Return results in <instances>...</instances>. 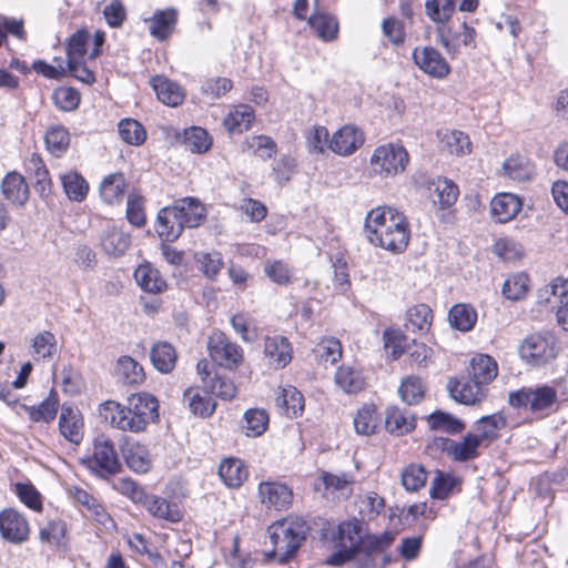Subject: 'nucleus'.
<instances>
[{"label":"nucleus","mask_w":568,"mask_h":568,"mask_svg":"<svg viewBox=\"0 0 568 568\" xmlns=\"http://www.w3.org/2000/svg\"><path fill=\"white\" fill-rule=\"evenodd\" d=\"M158 399L148 393L132 394L128 405L106 400L100 405V415L113 427L122 432L141 433L159 417Z\"/></svg>","instance_id":"f257e3e1"},{"label":"nucleus","mask_w":568,"mask_h":568,"mask_svg":"<svg viewBox=\"0 0 568 568\" xmlns=\"http://www.w3.org/2000/svg\"><path fill=\"white\" fill-rule=\"evenodd\" d=\"M365 232L372 244L393 253H402L408 245L406 217L389 206H378L367 213Z\"/></svg>","instance_id":"f03ea898"},{"label":"nucleus","mask_w":568,"mask_h":568,"mask_svg":"<svg viewBox=\"0 0 568 568\" xmlns=\"http://www.w3.org/2000/svg\"><path fill=\"white\" fill-rule=\"evenodd\" d=\"M273 550L266 556L280 562L291 559L306 539L308 526L302 518H285L267 528Z\"/></svg>","instance_id":"7ed1b4c3"},{"label":"nucleus","mask_w":568,"mask_h":568,"mask_svg":"<svg viewBox=\"0 0 568 568\" xmlns=\"http://www.w3.org/2000/svg\"><path fill=\"white\" fill-rule=\"evenodd\" d=\"M508 402L515 408H523L538 417H546L557 410L559 396L556 387L540 384L511 392Z\"/></svg>","instance_id":"20e7f679"},{"label":"nucleus","mask_w":568,"mask_h":568,"mask_svg":"<svg viewBox=\"0 0 568 568\" xmlns=\"http://www.w3.org/2000/svg\"><path fill=\"white\" fill-rule=\"evenodd\" d=\"M559 346L550 333L531 334L519 346L520 358L532 367H542L556 359Z\"/></svg>","instance_id":"39448f33"},{"label":"nucleus","mask_w":568,"mask_h":568,"mask_svg":"<svg viewBox=\"0 0 568 568\" xmlns=\"http://www.w3.org/2000/svg\"><path fill=\"white\" fill-rule=\"evenodd\" d=\"M363 541V523L357 519L343 521L338 525L336 546L338 550L332 554L326 564L341 566L354 558Z\"/></svg>","instance_id":"423d86ee"},{"label":"nucleus","mask_w":568,"mask_h":568,"mask_svg":"<svg viewBox=\"0 0 568 568\" xmlns=\"http://www.w3.org/2000/svg\"><path fill=\"white\" fill-rule=\"evenodd\" d=\"M87 467L101 477L115 475L121 470L113 440L105 434H99L93 439L92 456L83 459Z\"/></svg>","instance_id":"0eeeda50"},{"label":"nucleus","mask_w":568,"mask_h":568,"mask_svg":"<svg viewBox=\"0 0 568 568\" xmlns=\"http://www.w3.org/2000/svg\"><path fill=\"white\" fill-rule=\"evenodd\" d=\"M408 153L400 145L386 144L378 146L372 158L371 165L381 176H394L402 173L408 163Z\"/></svg>","instance_id":"6e6552de"},{"label":"nucleus","mask_w":568,"mask_h":568,"mask_svg":"<svg viewBox=\"0 0 568 568\" xmlns=\"http://www.w3.org/2000/svg\"><path fill=\"white\" fill-rule=\"evenodd\" d=\"M207 349L214 363L229 369L236 368L244 359L242 347L223 332L217 331L210 335Z\"/></svg>","instance_id":"1a4fd4ad"},{"label":"nucleus","mask_w":568,"mask_h":568,"mask_svg":"<svg viewBox=\"0 0 568 568\" xmlns=\"http://www.w3.org/2000/svg\"><path fill=\"white\" fill-rule=\"evenodd\" d=\"M538 303L556 311L557 322L568 331V280L555 278L538 291Z\"/></svg>","instance_id":"9d476101"},{"label":"nucleus","mask_w":568,"mask_h":568,"mask_svg":"<svg viewBox=\"0 0 568 568\" xmlns=\"http://www.w3.org/2000/svg\"><path fill=\"white\" fill-rule=\"evenodd\" d=\"M434 445L440 450L447 453L454 460L467 462L478 457V449L481 446V443L475 434L468 433L460 442L437 437L434 439Z\"/></svg>","instance_id":"9b49d317"},{"label":"nucleus","mask_w":568,"mask_h":568,"mask_svg":"<svg viewBox=\"0 0 568 568\" xmlns=\"http://www.w3.org/2000/svg\"><path fill=\"white\" fill-rule=\"evenodd\" d=\"M415 64L426 74L435 79H445L450 73L446 59L434 48H415L413 51Z\"/></svg>","instance_id":"f8f14e48"},{"label":"nucleus","mask_w":568,"mask_h":568,"mask_svg":"<svg viewBox=\"0 0 568 568\" xmlns=\"http://www.w3.org/2000/svg\"><path fill=\"white\" fill-rule=\"evenodd\" d=\"M0 534L12 544H21L29 538L30 527L27 518L13 508L0 511Z\"/></svg>","instance_id":"ddd939ff"},{"label":"nucleus","mask_w":568,"mask_h":568,"mask_svg":"<svg viewBox=\"0 0 568 568\" xmlns=\"http://www.w3.org/2000/svg\"><path fill=\"white\" fill-rule=\"evenodd\" d=\"M452 398L464 405H474L481 402L487 394L486 387L475 379H449L447 385Z\"/></svg>","instance_id":"4468645a"},{"label":"nucleus","mask_w":568,"mask_h":568,"mask_svg":"<svg viewBox=\"0 0 568 568\" xmlns=\"http://www.w3.org/2000/svg\"><path fill=\"white\" fill-rule=\"evenodd\" d=\"M258 497L266 507L277 510L286 509L293 499V491L278 481H263L258 485Z\"/></svg>","instance_id":"2eb2a0df"},{"label":"nucleus","mask_w":568,"mask_h":568,"mask_svg":"<svg viewBox=\"0 0 568 568\" xmlns=\"http://www.w3.org/2000/svg\"><path fill=\"white\" fill-rule=\"evenodd\" d=\"M364 142L362 131L354 125H344L329 140L328 149L338 155L354 153Z\"/></svg>","instance_id":"dca6fc26"},{"label":"nucleus","mask_w":568,"mask_h":568,"mask_svg":"<svg viewBox=\"0 0 568 568\" xmlns=\"http://www.w3.org/2000/svg\"><path fill=\"white\" fill-rule=\"evenodd\" d=\"M179 212L175 205L160 210L155 230L163 241L174 242L182 234L184 224Z\"/></svg>","instance_id":"f3484780"},{"label":"nucleus","mask_w":568,"mask_h":568,"mask_svg":"<svg viewBox=\"0 0 568 568\" xmlns=\"http://www.w3.org/2000/svg\"><path fill=\"white\" fill-rule=\"evenodd\" d=\"M427 189L433 203L442 210L454 205L459 194L457 185L446 178L429 180L427 182Z\"/></svg>","instance_id":"a211bd4d"},{"label":"nucleus","mask_w":568,"mask_h":568,"mask_svg":"<svg viewBox=\"0 0 568 568\" xmlns=\"http://www.w3.org/2000/svg\"><path fill=\"white\" fill-rule=\"evenodd\" d=\"M460 33L453 32L447 26H437V39L450 54H456L462 45H469L474 42L475 30L464 22Z\"/></svg>","instance_id":"6ab92c4d"},{"label":"nucleus","mask_w":568,"mask_h":568,"mask_svg":"<svg viewBox=\"0 0 568 568\" xmlns=\"http://www.w3.org/2000/svg\"><path fill=\"white\" fill-rule=\"evenodd\" d=\"M60 434L70 443L79 444L83 437V419L78 409L63 406L59 416Z\"/></svg>","instance_id":"aec40b11"},{"label":"nucleus","mask_w":568,"mask_h":568,"mask_svg":"<svg viewBox=\"0 0 568 568\" xmlns=\"http://www.w3.org/2000/svg\"><path fill=\"white\" fill-rule=\"evenodd\" d=\"M178 16L173 8L155 10L148 20L150 34L160 41L168 39L175 29Z\"/></svg>","instance_id":"412c9836"},{"label":"nucleus","mask_w":568,"mask_h":568,"mask_svg":"<svg viewBox=\"0 0 568 568\" xmlns=\"http://www.w3.org/2000/svg\"><path fill=\"white\" fill-rule=\"evenodd\" d=\"M130 245V235L115 225L108 226L102 233L101 246L109 256H122Z\"/></svg>","instance_id":"4be33fe9"},{"label":"nucleus","mask_w":568,"mask_h":568,"mask_svg":"<svg viewBox=\"0 0 568 568\" xmlns=\"http://www.w3.org/2000/svg\"><path fill=\"white\" fill-rule=\"evenodd\" d=\"M264 354L275 368L285 367L292 359V347L286 337H267L264 343Z\"/></svg>","instance_id":"5701e85b"},{"label":"nucleus","mask_w":568,"mask_h":568,"mask_svg":"<svg viewBox=\"0 0 568 568\" xmlns=\"http://www.w3.org/2000/svg\"><path fill=\"white\" fill-rule=\"evenodd\" d=\"M141 505L156 518L171 523H178L182 519V513L178 504L168 501L165 498L148 494Z\"/></svg>","instance_id":"b1692460"},{"label":"nucleus","mask_w":568,"mask_h":568,"mask_svg":"<svg viewBox=\"0 0 568 568\" xmlns=\"http://www.w3.org/2000/svg\"><path fill=\"white\" fill-rule=\"evenodd\" d=\"M134 278L141 290L150 294L162 293L168 287L159 270L149 263L141 264L136 267Z\"/></svg>","instance_id":"393cba45"},{"label":"nucleus","mask_w":568,"mask_h":568,"mask_svg":"<svg viewBox=\"0 0 568 568\" xmlns=\"http://www.w3.org/2000/svg\"><path fill=\"white\" fill-rule=\"evenodd\" d=\"M158 99L165 105L178 106L184 100V94L180 85L163 75H155L151 79Z\"/></svg>","instance_id":"a878e982"},{"label":"nucleus","mask_w":568,"mask_h":568,"mask_svg":"<svg viewBox=\"0 0 568 568\" xmlns=\"http://www.w3.org/2000/svg\"><path fill=\"white\" fill-rule=\"evenodd\" d=\"M493 216L500 223L511 221L521 210L518 196L510 193L496 195L490 203Z\"/></svg>","instance_id":"bb28decb"},{"label":"nucleus","mask_w":568,"mask_h":568,"mask_svg":"<svg viewBox=\"0 0 568 568\" xmlns=\"http://www.w3.org/2000/svg\"><path fill=\"white\" fill-rule=\"evenodd\" d=\"M122 452L128 467L133 471L144 474L151 468V456L144 445L138 442H126Z\"/></svg>","instance_id":"cd10ccee"},{"label":"nucleus","mask_w":568,"mask_h":568,"mask_svg":"<svg viewBox=\"0 0 568 568\" xmlns=\"http://www.w3.org/2000/svg\"><path fill=\"white\" fill-rule=\"evenodd\" d=\"M353 423L356 434L362 436L375 434L381 424V416L376 406L374 404H364L357 409Z\"/></svg>","instance_id":"c85d7f7f"},{"label":"nucleus","mask_w":568,"mask_h":568,"mask_svg":"<svg viewBox=\"0 0 568 568\" xmlns=\"http://www.w3.org/2000/svg\"><path fill=\"white\" fill-rule=\"evenodd\" d=\"M4 197L13 204L23 205L29 199V189L23 176L17 172L8 173L1 184Z\"/></svg>","instance_id":"c756f323"},{"label":"nucleus","mask_w":568,"mask_h":568,"mask_svg":"<svg viewBox=\"0 0 568 568\" xmlns=\"http://www.w3.org/2000/svg\"><path fill=\"white\" fill-rule=\"evenodd\" d=\"M254 119L252 106L239 104L224 118L223 125L230 133H243L251 128Z\"/></svg>","instance_id":"7c9ffc66"},{"label":"nucleus","mask_w":568,"mask_h":568,"mask_svg":"<svg viewBox=\"0 0 568 568\" xmlns=\"http://www.w3.org/2000/svg\"><path fill=\"white\" fill-rule=\"evenodd\" d=\"M335 383L347 394L358 393L366 386V379L362 371L346 365H342L335 373Z\"/></svg>","instance_id":"2f4dec72"},{"label":"nucleus","mask_w":568,"mask_h":568,"mask_svg":"<svg viewBox=\"0 0 568 568\" xmlns=\"http://www.w3.org/2000/svg\"><path fill=\"white\" fill-rule=\"evenodd\" d=\"M174 205L180 211L179 215L184 227H197L204 222L205 209L199 200L185 197L178 201Z\"/></svg>","instance_id":"473e14b6"},{"label":"nucleus","mask_w":568,"mask_h":568,"mask_svg":"<svg viewBox=\"0 0 568 568\" xmlns=\"http://www.w3.org/2000/svg\"><path fill=\"white\" fill-rule=\"evenodd\" d=\"M60 181L70 201L82 202L89 192V183L78 171L70 170L60 174Z\"/></svg>","instance_id":"72a5a7b5"},{"label":"nucleus","mask_w":568,"mask_h":568,"mask_svg":"<svg viewBox=\"0 0 568 568\" xmlns=\"http://www.w3.org/2000/svg\"><path fill=\"white\" fill-rule=\"evenodd\" d=\"M219 475L226 486L236 488L247 478V469L241 459L230 457L221 462Z\"/></svg>","instance_id":"f704fd0d"},{"label":"nucleus","mask_w":568,"mask_h":568,"mask_svg":"<svg viewBox=\"0 0 568 568\" xmlns=\"http://www.w3.org/2000/svg\"><path fill=\"white\" fill-rule=\"evenodd\" d=\"M470 368L471 378L484 387L495 379L498 374V365L496 361L486 354L475 356L471 359Z\"/></svg>","instance_id":"c9c22d12"},{"label":"nucleus","mask_w":568,"mask_h":568,"mask_svg":"<svg viewBox=\"0 0 568 568\" xmlns=\"http://www.w3.org/2000/svg\"><path fill=\"white\" fill-rule=\"evenodd\" d=\"M126 180L123 173H112L103 179L100 184V195L108 204L120 203L126 190Z\"/></svg>","instance_id":"e433bc0d"},{"label":"nucleus","mask_w":568,"mask_h":568,"mask_svg":"<svg viewBox=\"0 0 568 568\" xmlns=\"http://www.w3.org/2000/svg\"><path fill=\"white\" fill-rule=\"evenodd\" d=\"M385 427L390 434L403 436L415 428V418L398 407H390L386 412Z\"/></svg>","instance_id":"4c0bfd02"},{"label":"nucleus","mask_w":568,"mask_h":568,"mask_svg":"<svg viewBox=\"0 0 568 568\" xmlns=\"http://www.w3.org/2000/svg\"><path fill=\"white\" fill-rule=\"evenodd\" d=\"M506 426V417L500 414L484 416L477 422V434L475 436L483 444H487L499 437V432Z\"/></svg>","instance_id":"58836bf2"},{"label":"nucleus","mask_w":568,"mask_h":568,"mask_svg":"<svg viewBox=\"0 0 568 568\" xmlns=\"http://www.w3.org/2000/svg\"><path fill=\"white\" fill-rule=\"evenodd\" d=\"M433 321V312L426 304H417L408 308L406 314V328L414 333L428 332Z\"/></svg>","instance_id":"ea45409f"},{"label":"nucleus","mask_w":568,"mask_h":568,"mask_svg":"<svg viewBox=\"0 0 568 568\" xmlns=\"http://www.w3.org/2000/svg\"><path fill=\"white\" fill-rule=\"evenodd\" d=\"M503 173L514 181L524 182L532 176L534 165L523 155H511L504 162Z\"/></svg>","instance_id":"a19ab883"},{"label":"nucleus","mask_w":568,"mask_h":568,"mask_svg":"<svg viewBox=\"0 0 568 568\" xmlns=\"http://www.w3.org/2000/svg\"><path fill=\"white\" fill-rule=\"evenodd\" d=\"M29 418L34 422L50 423L55 418L59 400L57 394L51 392L50 395L38 406H22Z\"/></svg>","instance_id":"79ce46f5"},{"label":"nucleus","mask_w":568,"mask_h":568,"mask_svg":"<svg viewBox=\"0 0 568 568\" xmlns=\"http://www.w3.org/2000/svg\"><path fill=\"white\" fill-rule=\"evenodd\" d=\"M153 366L161 373H170L176 362V352L173 346L165 342H158L151 349Z\"/></svg>","instance_id":"37998d69"},{"label":"nucleus","mask_w":568,"mask_h":568,"mask_svg":"<svg viewBox=\"0 0 568 568\" xmlns=\"http://www.w3.org/2000/svg\"><path fill=\"white\" fill-rule=\"evenodd\" d=\"M427 422L430 429L450 435L460 434L466 427L463 420L442 410L430 414Z\"/></svg>","instance_id":"c03bdc74"},{"label":"nucleus","mask_w":568,"mask_h":568,"mask_svg":"<svg viewBox=\"0 0 568 568\" xmlns=\"http://www.w3.org/2000/svg\"><path fill=\"white\" fill-rule=\"evenodd\" d=\"M183 398L194 415L207 417L215 410V402L207 395H202L196 388H187L183 394Z\"/></svg>","instance_id":"a18cd8bd"},{"label":"nucleus","mask_w":568,"mask_h":568,"mask_svg":"<svg viewBox=\"0 0 568 568\" xmlns=\"http://www.w3.org/2000/svg\"><path fill=\"white\" fill-rule=\"evenodd\" d=\"M276 405L284 410L288 417H297L304 412V397L300 390L290 386L284 388L276 398Z\"/></svg>","instance_id":"49530a36"},{"label":"nucleus","mask_w":568,"mask_h":568,"mask_svg":"<svg viewBox=\"0 0 568 568\" xmlns=\"http://www.w3.org/2000/svg\"><path fill=\"white\" fill-rule=\"evenodd\" d=\"M448 321L454 328L468 332L476 324L477 313L467 304H456L449 311Z\"/></svg>","instance_id":"de8ad7c7"},{"label":"nucleus","mask_w":568,"mask_h":568,"mask_svg":"<svg viewBox=\"0 0 568 568\" xmlns=\"http://www.w3.org/2000/svg\"><path fill=\"white\" fill-rule=\"evenodd\" d=\"M308 24L324 41H333L337 37L338 22L327 13H315L310 17Z\"/></svg>","instance_id":"09e8293b"},{"label":"nucleus","mask_w":568,"mask_h":568,"mask_svg":"<svg viewBox=\"0 0 568 568\" xmlns=\"http://www.w3.org/2000/svg\"><path fill=\"white\" fill-rule=\"evenodd\" d=\"M44 141L51 154L61 156L69 149L70 133L63 125H52L48 129Z\"/></svg>","instance_id":"8fccbe9b"},{"label":"nucleus","mask_w":568,"mask_h":568,"mask_svg":"<svg viewBox=\"0 0 568 568\" xmlns=\"http://www.w3.org/2000/svg\"><path fill=\"white\" fill-rule=\"evenodd\" d=\"M440 142L450 154L465 155L471 151L468 135L458 130H446L440 133Z\"/></svg>","instance_id":"3c124183"},{"label":"nucleus","mask_w":568,"mask_h":568,"mask_svg":"<svg viewBox=\"0 0 568 568\" xmlns=\"http://www.w3.org/2000/svg\"><path fill=\"white\" fill-rule=\"evenodd\" d=\"M456 9L455 0H426L427 17L438 26H446Z\"/></svg>","instance_id":"603ef678"},{"label":"nucleus","mask_w":568,"mask_h":568,"mask_svg":"<svg viewBox=\"0 0 568 568\" xmlns=\"http://www.w3.org/2000/svg\"><path fill=\"white\" fill-rule=\"evenodd\" d=\"M32 356L36 361L52 358L57 352V338L49 331L39 332L32 339Z\"/></svg>","instance_id":"864d4df0"},{"label":"nucleus","mask_w":568,"mask_h":568,"mask_svg":"<svg viewBox=\"0 0 568 568\" xmlns=\"http://www.w3.org/2000/svg\"><path fill=\"white\" fill-rule=\"evenodd\" d=\"M197 268L207 278H214L223 267L222 256L216 251H200L194 254Z\"/></svg>","instance_id":"5fc2aeb1"},{"label":"nucleus","mask_w":568,"mask_h":568,"mask_svg":"<svg viewBox=\"0 0 568 568\" xmlns=\"http://www.w3.org/2000/svg\"><path fill=\"white\" fill-rule=\"evenodd\" d=\"M529 287V277L527 274L520 272L509 275L503 284V294L506 298L518 301L523 298Z\"/></svg>","instance_id":"6e6d98bb"},{"label":"nucleus","mask_w":568,"mask_h":568,"mask_svg":"<svg viewBox=\"0 0 568 568\" xmlns=\"http://www.w3.org/2000/svg\"><path fill=\"white\" fill-rule=\"evenodd\" d=\"M118 373L125 384L134 385L144 381L142 366L131 356H121L118 359Z\"/></svg>","instance_id":"4d7b16f0"},{"label":"nucleus","mask_w":568,"mask_h":568,"mask_svg":"<svg viewBox=\"0 0 568 568\" xmlns=\"http://www.w3.org/2000/svg\"><path fill=\"white\" fill-rule=\"evenodd\" d=\"M268 426V415L264 409L253 408L244 414V425L246 436H261Z\"/></svg>","instance_id":"13d9d810"},{"label":"nucleus","mask_w":568,"mask_h":568,"mask_svg":"<svg viewBox=\"0 0 568 568\" xmlns=\"http://www.w3.org/2000/svg\"><path fill=\"white\" fill-rule=\"evenodd\" d=\"M184 144L193 153H205L212 145V139L206 130L192 126L184 131Z\"/></svg>","instance_id":"bf43d9fd"},{"label":"nucleus","mask_w":568,"mask_h":568,"mask_svg":"<svg viewBox=\"0 0 568 568\" xmlns=\"http://www.w3.org/2000/svg\"><path fill=\"white\" fill-rule=\"evenodd\" d=\"M118 126L121 139L128 144L140 145L146 139L145 129L136 120L123 119Z\"/></svg>","instance_id":"052dcab7"},{"label":"nucleus","mask_w":568,"mask_h":568,"mask_svg":"<svg viewBox=\"0 0 568 568\" xmlns=\"http://www.w3.org/2000/svg\"><path fill=\"white\" fill-rule=\"evenodd\" d=\"M67 535V525L62 519H51L39 531L41 542L59 546Z\"/></svg>","instance_id":"680f3d73"},{"label":"nucleus","mask_w":568,"mask_h":568,"mask_svg":"<svg viewBox=\"0 0 568 568\" xmlns=\"http://www.w3.org/2000/svg\"><path fill=\"white\" fill-rule=\"evenodd\" d=\"M231 325L244 342L251 343L257 338V328L248 314L237 313L231 317Z\"/></svg>","instance_id":"e2e57ef3"},{"label":"nucleus","mask_w":568,"mask_h":568,"mask_svg":"<svg viewBox=\"0 0 568 568\" xmlns=\"http://www.w3.org/2000/svg\"><path fill=\"white\" fill-rule=\"evenodd\" d=\"M204 389L207 394L214 395L223 400H230L234 398L236 394L234 383L230 378L220 375H214Z\"/></svg>","instance_id":"0e129e2a"},{"label":"nucleus","mask_w":568,"mask_h":568,"mask_svg":"<svg viewBox=\"0 0 568 568\" xmlns=\"http://www.w3.org/2000/svg\"><path fill=\"white\" fill-rule=\"evenodd\" d=\"M13 490L27 507L34 511L42 510V496L32 484L17 483Z\"/></svg>","instance_id":"69168bd1"},{"label":"nucleus","mask_w":568,"mask_h":568,"mask_svg":"<svg viewBox=\"0 0 568 568\" xmlns=\"http://www.w3.org/2000/svg\"><path fill=\"white\" fill-rule=\"evenodd\" d=\"M314 352L322 362L333 365L342 357V345L336 338H324L316 345Z\"/></svg>","instance_id":"338daca9"},{"label":"nucleus","mask_w":568,"mask_h":568,"mask_svg":"<svg viewBox=\"0 0 568 568\" xmlns=\"http://www.w3.org/2000/svg\"><path fill=\"white\" fill-rule=\"evenodd\" d=\"M426 480V470L419 465H409L402 473V484L409 491H417L425 486Z\"/></svg>","instance_id":"774afa93"}]
</instances>
